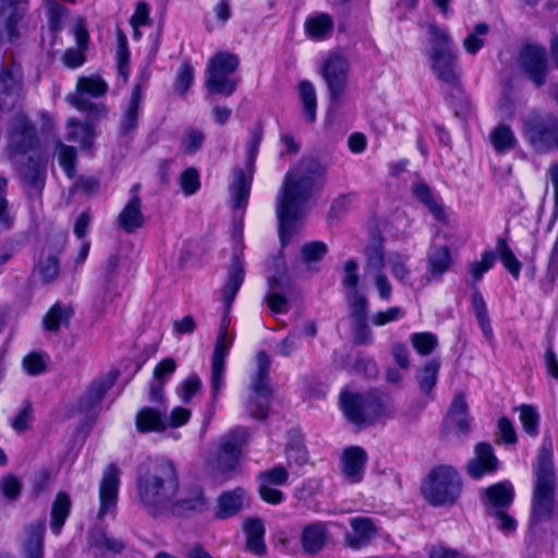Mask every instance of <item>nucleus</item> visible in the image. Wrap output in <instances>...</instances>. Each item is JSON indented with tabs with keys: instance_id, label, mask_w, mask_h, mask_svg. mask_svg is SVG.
I'll return each mask as SVG.
<instances>
[{
	"instance_id": "20e7f679",
	"label": "nucleus",
	"mask_w": 558,
	"mask_h": 558,
	"mask_svg": "<svg viewBox=\"0 0 558 558\" xmlns=\"http://www.w3.org/2000/svg\"><path fill=\"white\" fill-rule=\"evenodd\" d=\"M366 265L365 276H369L378 291L379 298L389 301L392 294V286L384 274L387 265L391 275L401 283H408L411 270L408 265L409 257L398 252H391L385 257L384 240L380 236L374 238L365 248Z\"/></svg>"
},
{
	"instance_id": "6ab92c4d",
	"label": "nucleus",
	"mask_w": 558,
	"mask_h": 558,
	"mask_svg": "<svg viewBox=\"0 0 558 558\" xmlns=\"http://www.w3.org/2000/svg\"><path fill=\"white\" fill-rule=\"evenodd\" d=\"M34 125L23 114H16L10 124L9 147L17 154H25L36 144Z\"/></svg>"
},
{
	"instance_id": "bf43d9fd",
	"label": "nucleus",
	"mask_w": 558,
	"mask_h": 558,
	"mask_svg": "<svg viewBox=\"0 0 558 558\" xmlns=\"http://www.w3.org/2000/svg\"><path fill=\"white\" fill-rule=\"evenodd\" d=\"M326 253L327 245L320 241L305 243L301 248L302 260L307 265L323 259Z\"/></svg>"
},
{
	"instance_id": "13d9d810",
	"label": "nucleus",
	"mask_w": 558,
	"mask_h": 558,
	"mask_svg": "<svg viewBox=\"0 0 558 558\" xmlns=\"http://www.w3.org/2000/svg\"><path fill=\"white\" fill-rule=\"evenodd\" d=\"M238 461V456L219 451L217 457L209 461V465L217 475H225L235 470Z\"/></svg>"
},
{
	"instance_id": "b1692460",
	"label": "nucleus",
	"mask_w": 558,
	"mask_h": 558,
	"mask_svg": "<svg viewBox=\"0 0 558 558\" xmlns=\"http://www.w3.org/2000/svg\"><path fill=\"white\" fill-rule=\"evenodd\" d=\"M45 530V520H37L25 527L21 536L24 558H43Z\"/></svg>"
},
{
	"instance_id": "f257e3e1",
	"label": "nucleus",
	"mask_w": 558,
	"mask_h": 558,
	"mask_svg": "<svg viewBox=\"0 0 558 558\" xmlns=\"http://www.w3.org/2000/svg\"><path fill=\"white\" fill-rule=\"evenodd\" d=\"M325 173L326 167L314 157L301 158L287 172L276 209L282 243L305 214L314 192L322 187Z\"/></svg>"
},
{
	"instance_id": "4c0bfd02",
	"label": "nucleus",
	"mask_w": 558,
	"mask_h": 558,
	"mask_svg": "<svg viewBox=\"0 0 558 558\" xmlns=\"http://www.w3.org/2000/svg\"><path fill=\"white\" fill-rule=\"evenodd\" d=\"M332 27V19L325 13L310 17L305 22V31L307 35L315 40L328 37L331 34Z\"/></svg>"
},
{
	"instance_id": "c9c22d12",
	"label": "nucleus",
	"mask_w": 558,
	"mask_h": 558,
	"mask_svg": "<svg viewBox=\"0 0 558 558\" xmlns=\"http://www.w3.org/2000/svg\"><path fill=\"white\" fill-rule=\"evenodd\" d=\"M72 315L71 306L56 303L44 317V326L48 331H58L69 326Z\"/></svg>"
},
{
	"instance_id": "774afa93",
	"label": "nucleus",
	"mask_w": 558,
	"mask_h": 558,
	"mask_svg": "<svg viewBox=\"0 0 558 558\" xmlns=\"http://www.w3.org/2000/svg\"><path fill=\"white\" fill-rule=\"evenodd\" d=\"M404 315V311L399 306H392L386 311L378 312L372 316L371 320L375 326H384L388 323L398 320Z\"/></svg>"
},
{
	"instance_id": "8fccbe9b",
	"label": "nucleus",
	"mask_w": 558,
	"mask_h": 558,
	"mask_svg": "<svg viewBox=\"0 0 558 558\" xmlns=\"http://www.w3.org/2000/svg\"><path fill=\"white\" fill-rule=\"evenodd\" d=\"M489 26L486 23H478L474 29L463 39V48L470 54H475L485 44V36Z\"/></svg>"
},
{
	"instance_id": "338daca9",
	"label": "nucleus",
	"mask_w": 558,
	"mask_h": 558,
	"mask_svg": "<svg viewBox=\"0 0 558 558\" xmlns=\"http://www.w3.org/2000/svg\"><path fill=\"white\" fill-rule=\"evenodd\" d=\"M202 380L197 375L189 376L182 384L181 389L179 391L181 399L183 402L187 403L195 396V393L201 389Z\"/></svg>"
},
{
	"instance_id": "412c9836",
	"label": "nucleus",
	"mask_w": 558,
	"mask_h": 558,
	"mask_svg": "<svg viewBox=\"0 0 558 558\" xmlns=\"http://www.w3.org/2000/svg\"><path fill=\"white\" fill-rule=\"evenodd\" d=\"M135 426L140 433H162L168 427L167 407H145L135 417Z\"/></svg>"
},
{
	"instance_id": "72a5a7b5",
	"label": "nucleus",
	"mask_w": 558,
	"mask_h": 558,
	"mask_svg": "<svg viewBox=\"0 0 558 558\" xmlns=\"http://www.w3.org/2000/svg\"><path fill=\"white\" fill-rule=\"evenodd\" d=\"M447 423L462 433L469 430L468 403L463 393L454 396L447 414Z\"/></svg>"
},
{
	"instance_id": "0e129e2a",
	"label": "nucleus",
	"mask_w": 558,
	"mask_h": 558,
	"mask_svg": "<svg viewBox=\"0 0 558 558\" xmlns=\"http://www.w3.org/2000/svg\"><path fill=\"white\" fill-rule=\"evenodd\" d=\"M21 482L14 475L3 476L0 481V490L8 499L15 500L21 493Z\"/></svg>"
},
{
	"instance_id": "bb28decb",
	"label": "nucleus",
	"mask_w": 558,
	"mask_h": 558,
	"mask_svg": "<svg viewBox=\"0 0 558 558\" xmlns=\"http://www.w3.org/2000/svg\"><path fill=\"white\" fill-rule=\"evenodd\" d=\"M247 505V493L242 487L223 492L217 499V519H228L239 513Z\"/></svg>"
},
{
	"instance_id": "6e6d98bb",
	"label": "nucleus",
	"mask_w": 558,
	"mask_h": 558,
	"mask_svg": "<svg viewBox=\"0 0 558 558\" xmlns=\"http://www.w3.org/2000/svg\"><path fill=\"white\" fill-rule=\"evenodd\" d=\"M411 343L418 354L428 355L435 350L438 341L432 332H415L411 335Z\"/></svg>"
},
{
	"instance_id": "393cba45",
	"label": "nucleus",
	"mask_w": 558,
	"mask_h": 558,
	"mask_svg": "<svg viewBox=\"0 0 558 558\" xmlns=\"http://www.w3.org/2000/svg\"><path fill=\"white\" fill-rule=\"evenodd\" d=\"M367 461L366 452L357 446L345 449L341 457V471L352 484L362 481Z\"/></svg>"
},
{
	"instance_id": "ddd939ff",
	"label": "nucleus",
	"mask_w": 558,
	"mask_h": 558,
	"mask_svg": "<svg viewBox=\"0 0 558 558\" xmlns=\"http://www.w3.org/2000/svg\"><path fill=\"white\" fill-rule=\"evenodd\" d=\"M340 401L347 418L356 425L369 424L381 414V404L374 395L343 392Z\"/></svg>"
},
{
	"instance_id": "5701e85b",
	"label": "nucleus",
	"mask_w": 558,
	"mask_h": 558,
	"mask_svg": "<svg viewBox=\"0 0 558 558\" xmlns=\"http://www.w3.org/2000/svg\"><path fill=\"white\" fill-rule=\"evenodd\" d=\"M498 468V460L489 444L480 442L475 447V456L468 463V472L471 477L477 480L487 473H493Z\"/></svg>"
},
{
	"instance_id": "49530a36",
	"label": "nucleus",
	"mask_w": 558,
	"mask_h": 558,
	"mask_svg": "<svg viewBox=\"0 0 558 558\" xmlns=\"http://www.w3.org/2000/svg\"><path fill=\"white\" fill-rule=\"evenodd\" d=\"M299 92L305 119L312 123L316 118V94L314 86L310 82L303 81L299 85Z\"/></svg>"
},
{
	"instance_id": "c03bdc74",
	"label": "nucleus",
	"mask_w": 558,
	"mask_h": 558,
	"mask_svg": "<svg viewBox=\"0 0 558 558\" xmlns=\"http://www.w3.org/2000/svg\"><path fill=\"white\" fill-rule=\"evenodd\" d=\"M24 0H2L1 10L8 13L7 31L11 38L17 35L15 26L24 15V9L20 5Z\"/></svg>"
},
{
	"instance_id": "6e6552de",
	"label": "nucleus",
	"mask_w": 558,
	"mask_h": 558,
	"mask_svg": "<svg viewBox=\"0 0 558 558\" xmlns=\"http://www.w3.org/2000/svg\"><path fill=\"white\" fill-rule=\"evenodd\" d=\"M107 92L108 85L99 75L81 76L77 80L75 90L66 96V101L78 111L86 112L89 118L100 119L107 113L106 106L100 102H93L88 97H102Z\"/></svg>"
},
{
	"instance_id": "69168bd1",
	"label": "nucleus",
	"mask_w": 558,
	"mask_h": 558,
	"mask_svg": "<svg viewBox=\"0 0 558 558\" xmlns=\"http://www.w3.org/2000/svg\"><path fill=\"white\" fill-rule=\"evenodd\" d=\"M177 369V363L172 357H166L160 361L154 369V380L166 384L169 376Z\"/></svg>"
},
{
	"instance_id": "2f4dec72",
	"label": "nucleus",
	"mask_w": 558,
	"mask_h": 558,
	"mask_svg": "<svg viewBox=\"0 0 558 558\" xmlns=\"http://www.w3.org/2000/svg\"><path fill=\"white\" fill-rule=\"evenodd\" d=\"M142 87L137 84L131 94V98L126 109L120 121V133L128 134L137 128L138 111L142 104Z\"/></svg>"
},
{
	"instance_id": "052dcab7",
	"label": "nucleus",
	"mask_w": 558,
	"mask_h": 558,
	"mask_svg": "<svg viewBox=\"0 0 558 558\" xmlns=\"http://www.w3.org/2000/svg\"><path fill=\"white\" fill-rule=\"evenodd\" d=\"M90 543L99 549H106L112 553H120L124 547L121 541L111 538L101 531L92 533Z\"/></svg>"
},
{
	"instance_id": "c85d7f7f",
	"label": "nucleus",
	"mask_w": 558,
	"mask_h": 558,
	"mask_svg": "<svg viewBox=\"0 0 558 558\" xmlns=\"http://www.w3.org/2000/svg\"><path fill=\"white\" fill-rule=\"evenodd\" d=\"M140 196H132L119 214V226L128 233H132L144 225Z\"/></svg>"
},
{
	"instance_id": "39448f33",
	"label": "nucleus",
	"mask_w": 558,
	"mask_h": 558,
	"mask_svg": "<svg viewBox=\"0 0 558 558\" xmlns=\"http://www.w3.org/2000/svg\"><path fill=\"white\" fill-rule=\"evenodd\" d=\"M427 56L430 68L436 77L450 86L459 83L460 70L454 44L449 33L436 24L427 26Z\"/></svg>"
},
{
	"instance_id": "4be33fe9",
	"label": "nucleus",
	"mask_w": 558,
	"mask_h": 558,
	"mask_svg": "<svg viewBox=\"0 0 558 558\" xmlns=\"http://www.w3.org/2000/svg\"><path fill=\"white\" fill-rule=\"evenodd\" d=\"M514 498L511 483L500 482L487 487L483 493V504L488 514L505 510Z\"/></svg>"
},
{
	"instance_id": "423d86ee",
	"label": "nucleus",
	"mask_w": 558,
	"mask_h": 558,
	"mask_svg": "<svg viewBox=\"0 0 558 558\" xmlns=\"http://www.w3.org/2000/svg\"><path fill=\"white\" fill-rule=\"evenodd\" d=\"M522 136L536 153H548L558 144V118L542 110L529 112L522 119Z\"/></svg>"
},
{
	"instance_id": "aec40b11",
	"label": "nucleus",
	"mask_w": 558,
	"mask_h": 558,
	"mask_svg": "<svg viewBox=\"0 0 558 558\" xmlns=\"http://www.w3.org/2000/svg\"><path fill=\"white\" fill-rule=\"evenodd\" d=\"M119 475L120 471L114 464L108 465L102 473L99 488V518H104L106 514L112 512L116 509L120 484Z\"/></svg>"
},
{
	"instance_id": "58836bf2",
	"label": "nucleus",
	"mask_w": 558,
	"mask_h": 558,
	"mask_svg": "<svg viewBox=\"0 0 558 558\" xmlns=\"http://www.w3.org/2000/svg\"><path fill=\"white\" fill-rule=\"evenodd\" d=\"M68 141L80 143L83 147L88 148L93 144V129L88 124L81 123L77 119L71 118L66 121Z\"/></svg>"
},
{
	"instance_id": "7ed1b4c3",
	"label": "nucleus",
	"mask_w": 558,
	"mask_h": 558,
	"mask_svg": "<svg viewBox=\"0 0 558 558\" xmlns=\"http://www.w3.org/2000/svg\"><path fill=\"white\" fill-rule=\"evenodd\" d=\"M534 485L531 502L530 526L558 519L557 480L554 470L553 445L544 440L533 465Z\"/></svg>"
},
{
	"instance_id": "9d476101",
	"label": "nucleus",
	"mask_w": 558,
	"mask_h": 558,
	"mask_svg": "<svg viewBox=\"0 0 558 558\" xmlns=\"http://www.w3.org/2000/svg\"><path fill=\"white\" fill-rule=\"evenodd\" d=\"M170 499L167 513L174 515L204 512L209 506L203 487L197 483H183L181 485L179 482V472L175 476V492Z\"/></svg>"
},
{
	"instance_id": "09e8293b",
	"label": "nucleus",
	"mask_w": 558,
	"mask_h": 558,
	"mask_svg": "<svg viewBox=\"0 0 558 558\" xmlns=\"http://www.w3.org/2000/svg\"><path fill=\"white\" fill-rule=\"evenodd\" d=\"M439 371V362L432 360L427 362L417 374L420 389L423 393L428 395L437 383Z\"/></svg>"
},
{
	"instance_id": "9b49d317",
	"label": "nucleus",
	"mask_w": 558,
	"mask_h": 558,
	"mask_svg": "<svg viewBox=\"0 0 558 558\" xmlns=\"http://www.w3.org/2000/svg\"><path fill=\"white\" fill-rule=\"evenodd\" d=\"M256 363L257 371L251 383L253 396L250 398L247 409L252 417L263 420L268 414L271 393L268 383L270 360L264 351H260L256 354Z\"/></svg>"
},
{
	"instance_id": "a878e982",
	"label": "nucleus",
	"mask_w": 558,
	"mask_h": 558,
	"mask_svg": "<svg viewBox=\"0 0 558 558\" xmlns=\"http://www.w3.org/2000/svg\"><path fill=\"white\" fill-rule=\"evenodd\" d=\"M352 532L345 534V544L354 549L366 546L377 534V529L372 519L356 517L350 520Z\"/></svg>"
},
{
	"instance_id": "0eeeda50",
	"label": "nucleus",
	"mask_w": 558,
	"mask_h": 558,
	"mask_svg": "<svg viewBox=\"0 0 558 558\" xmlns=\"http://www.w3.org/2000/svg\"><path fill=\"white\" fill-rule=\"evenodd\" d=\"M422 493L434 506L452 505L461 493L460 477L451 466H438L423 482Z\"/></svg>"
},
{
	"instance_id": "1a4fd4ad",
	"label": "nucleus",
	"mask_w": 558,
	"mask_h": 558,
	"mask_svg": "<svg viewBox=\"0 0 558 558\" xmlns=\"http://www.w3.org/2000/svg\"><path fill=\"white\" fill-rule=\"evenodd\" d=\"M239 65L236 56L228 52L217 53L208 65L206 87L210 94L231 96L238 85L232 74Z\"/></svg>"
},
{
	"instance_id": "ea45409f",
	"label": "nucleus",
	"mask_w": 558,
	"mask_h": 558,
	"mask_svg": "<svg viewBox=\"0 0 558 558\" xmlns=\"http://www.w3.org/2000/svg\"><path fill=\"white\" fill-rule=\"evenodd\" d=\"M286 457L289 465L302 466L308 461V453L304 447L302 437L296 433H290L286 448Z\"/></svg>"
},
{
	"instance_id": "603ef678",
	"label": "nucleus",
	"mask_w": 558,
	"mask_h": 558,
	"mask_svg": "<svg viewBox=\"0 0 558 558\" xmlns=\"http://www.w3.org/2000/svg\"><path fill=\"white\" fill-rule=\"evenodd\" d=\"M496 254L492 251H485L480 262H472L469 264V272L473 280V286L476 287V282H478L483 275L488 271L495 264Z\"/></svg>"
},
{
	"instance_id": "79ce46f5",
	"label": "nucleus",
	"mask_w": 558,
	"mask_h": 558,
	"mask_svg": "<svg viewBox=\"0 0 558 558\" xmlns=\"http://www.w3.org/2000/svg\"><path fill=\"white\" fill-rule=\"evenodd\" d=\"M71 508L70 497L64 493H59L53 501L51 510V529L58 534L64 524Z\"/></svg>"
},
{
	"instance_id": "2eb2a0df",
	"label": "nucleus",
	"mask_w": 558,
	"mask_h": 558,
	"mask_svg": "<svg viewBox=\"0 0 558 558\" xmlns=\"http://www.w3.org/2000/svg\"><path fill=\"white\" fill-rule=\"evenodd\" d=\"M233 338L222 331H219L213 360H211V374H210V389H211V405L214 407L218 397L225 386V372H226V357L231 348Z\"/></svg>"
},
{
	"instance_id": "4468645a",
	"label": "nucleus",
	"mask_w": 558,
	"mask_h": 558,
	"mask_svg": "<svg viewBox=\"0 0 558 558\" xmlns=\"http://www.w3.org/2000/svg\"><path fill=\"white\" fill-rule=\"evenodd\" d=\"M519 64L526 77L536 86H543L548 74V60L544 47L529 45L519 57Z\"/></svg>"
},
{
	"instance_id": "e2e57ef3",
	"label": "nucleus",
	"mask_w": 558,
	"mask_h": 558,
	"mask_svg": "<svg viewBox=\"0 0 558 558\" xmlns=\"http://www.w3.org/2000/svg\"><path fill=\"white\" fill-rule=\"evenodd\" d=\"M180 185L185 195L196 193L201 186L198 172L194 168L186 169L180 177Z\"/></svg>"
},
{
	"instance_id": "864d4df0",
	"label": "nucleus",
	"mask_w": 558,
	"mask_h": 558,
	"mask_svg": "<svg viewBox=\"0 0 558 558\" xmlns=\"http://www.w3.org/2000/svg\"><path fill=\"white\" fill-rule=\"evenodd\" d=\"M520 422L526 434L535 437L538 434L539 415L534 407L523 404L519 408Z\"/></svg>"
},
{
	"instance_id": "a211bd4d",
	"label": "nucleus",
	"mask_w": 558,
	"mask_h": 558,
	"mask_svg": "<svg viewBox=\"0 0 558 558\" xmlns=\"http://www.w3.org/2000/svg\"><path fill=\"white\" fill-rule=\"evenodd\" d=\"M244 264L243 260L235 256L231 266L228 269L227 280L221 289V300L226 307V314L221 320L219 331L225 329V332L228 335V328L230 324V319L228 318V312L233 303V300L244 281Z\"/></svg>"
},
{
	"instance_id": "4d7b16f0",
	"label": "nucleus",
	"mask_w": 558,
	"mask_h": 558,
	"mask_svg": "<svg viewBox=\"0 0 558 558\" xmlns=\"http://www.w3.org/2000/svg\"><path fill=\"white\" fill-rule=\"evenodd\" d=\"M205 134L201 130L187 129L181 137V149L186 154H195L201 149Z\"/></svg>"
},
{
	"instance_id": "a18cd8bd",
	"label": "nucleus",
	"mask_w": 558,
	"mask_h": 558,
	"mask_svg": "<svg viewBox=\"0 0 558 558\" xmlns=\"http://www.w3.org/2000/svg\"><path fill=\"white\" fill-rule=\"evenodd\" d=\"M34 275H38L45 283L53 281L59 275V263L57 257L51 254L41 255L35 266Z\"/></svg>"
},
{
	"instance_id": "f8f14e48",
	"label": "nucleus",
	"mask_w": 558,
	"mask_h": 558,
	"mask_svg": "<svg viewBox=\"0 0 558 558\" xmlns=\"http://www.w3.org/2000/svg\"><path fill=\"white\" fill-rule=\"evenodd\" d=\"M260 142L262 132H253L246 145V165L248 173L245 174L242 169H235L233 172V183L230 186L233 208H242L248 201L254 161L258 153Z\"/></svg>"
},
{
	"instance_id": "5fc2aeb1",
	"label": "nucleus",
	"mask_w": 558,
	"mask_h": 558,
	"mask_svg": "<svg viewBox=\"0 0 558 558\" xmlns=\"http://www.w3.org/2000/svg\"><path fill=\"white\" fill-rule=\"evenodd\" d=\"M58 161L65 173L72 178L75 173L76 149L72 146L57 143Z\"/></svg>"
},
{
	"instance_id": "f704fd0d",
	"label": "nucleus",
	"mask_w": 558,
	"mask_h": 558,
	"mask_svg": "<svg viewBox=\"0 0 558 558\" xmlns=\"http://www.w3.org/2000/svg\"><path fill=\"white\" fill-rule=\"evenodd\" d=\"M489 142L498 154L512 150L518 143L514 132L507 124L497 125L489 134Z\"/></svg>"
},
{
	"instance_id": "473e14b6",
	"label": "nucleus",
	"mask_w": 558,
	"mask_h": 558,
	"mask_svg": "<svg viewBox=\"0 0 558 558\" xmlns=\"http://www.w3.org/2000/svg\"><path fill=\"white\" fill-rule=\"evenodd\" d=\"M244 532L246 535V547L257 556L266 553L264 542L265 527L259 519H248L244 522Z\"/></svg>"
},
{
	"instance_id": "f3484780",
	"label": "nucleus",
	"mask_w": 558,
	"mask_h": 558,
	"mask_svg": "<svg viewBox=\"0 0 558 558\" xmlns=\"http://www.w3.org/2000/svg\"><path fill=\"white\" fill-rule=\"evenodd\" d=\"M348 70V60L340 54H331L323 66L322 74L328 85L332 101H337L344 92Z\"/></svg>"
},
{
	"instance_id": "cd10ccee",
	"label": "nucleus",
	"mask_w": 558,
	"mask_h": 558,
	"mask_svg": "<svg viewBox=\"0 0 558 558\" xmlns=\"http://www.w3.org/2000/svg\"><path fill=\"white\" fill-rule=\"evenodd\" d=\"M328 532L325 523L315 522L303 527L300 534L302 549L307 555L318 554L326 545Z\"/></svg>"
},
{
	"instance_id": "de8ad7c7",
	"label": "nucleus",
	"mask_w": 558,
	"mask_h": 558,
	"mask_svg": "<svg viewBox=\"0 0 558 558\" xmlns=\"http://www.w3.org/2000/svg\"><path fill=\"white\" fill-rule=\"evenodd\" d=\"M247 432L236 428L229 433L220 442L219 451L240 457L241 448L245 444Z\"/></svg>"
},
{
	"instance_id": "3c124183",
	"label": "nucleus",
	"mask_w": 558,
	"mask_h": 558,
	"mask_svg": "<svg viewBox=\"0 0 558 558\" xmlns=\"http://www.w3.org/2000/svg\"><path fill=\"white\" fill-rule=\"evenodd\" d=\"M348 303L352 323L366 320L368 304L364 295L353 291L348 296Z\"/></svg>"
},
{
	"instance_id": "a19ab883",
	"label": "nucleus",
	"mask_w": 558,
	"mask_h": 558,
	"mask_svg": "<svg viewBox=\"0 0 558 558\" xmlns=\"http://www.w3.org/2000/svg\"><path fill=\"white\" fill-rule=\"evenodd\" d=\"M110 386V383L102 379L92 383L80 401L81 410L85 412L92 411L101 401Z\"/></svg>"
},
{
	"instance_id": "e433bc0d",
	"label": "nucleus",
	"mask_w": 558,
	"mask_h": 558,
	"mask_svg": "<svg viewBox=\"0 0 558 558\" xmlns=\"http://www.w3.org/2000/svg\"><path fill=\"white\" fill-rule=\"evenodd\" d=\"M412 193L428 208V210L435 216L436 219L441 220L444 218V210L441 205L438 203L437 197L425 182L416 181L412 185Z\"/></svg>"
},
{
	"instance_id": "37998d69",
	"label": "nucleus",
	"mask_w": 558,
	"mask_h": 558,
	"mask_svg": "<svg viewBox=\"0 0 558 558\" xmlns=\"http://www.w3.org/2000/svg\"><path fill=\"white\" fill-rule=\"evenodd\" d=\"M496 253L505 266V268L511 274L514 279H518L522 268L521 262L515 257L510 246L505 239H498L496 244Z\"/></svg>"
},
{
	"instance_id": "7c9ffc66",
	"label": "nucleus",
	"mask_w": 558,
	"mask_h": 558,
	"mask_svg": "<svg viewBox=\"0 0 558 558\" xmlns=\"http://www.w3.org/2000/svg\"><path fill=\"white\" fill-rule=\"evenodd\" d=\"M21 175L28 185L29 193L38 196L45 184L46 167L40 161L29 159L26 165L21 168Z\"/></svg>"
},
{
	"instance_id": "680f3d73",
	"label": "nucleus",
	"mask_w": 558,
	"mask_h": 558,
	"mask_svg": "<svg viewBox=\"0 0 558 558\" xmlns=\"http://www.w3.org/2000/svg\"><path fill=\"white\" fill-rule=\"evenodd\" d=\"M288 477L289 474L286 468L279 465L262 472L258 475V483L267 484L270 486H280L287 483Z\"/></svg>"
},
{
	"instance_id": "f03ea898",
	"label": "nucleus",
	"mask_w": 558,
	"mask_h": 558,
	"mask_svg": "<svg viewBox=\"0 0 558 558\" xmlns=\"http://www.w3.org/2000/svg\"><path fill=\"white\" fill-rule=\"evenodd\" d=\"M178 470L172 461L155 460L140 466L136 496L140 507L151 517L167 514L170 497L175 492Z\"/></svg>"
},
{
	"instance_id": "dca6fc26",
	"label": "nucleus",
	"mask_w": 558,
	"mask_h": 558,
	"mask_svg": "<svg viewBox=\"0 0 558 558\" xmlns=\"http://www.w3.org/2000/svg\"><path fill=\"white\" fill-rule=\"evenodd\" d=\"M23 94V74L20 65L10 64L0 72V109L16 105Z\"/></svg>"
},
{
	"instance_id": "c756f323",
	"label": "nucleus",
	"mask_w": 558,
	"mask_h": 558,
	"mask_svg": "<svg viewBox=\"0 0 558 558\" xmlns=\"http://www.w3.org/2000/svg\"><path fill=\"white\" fill-rule=\"evenodd\" d=\"M451 257L447 245L432 244L428 252L429 279H439L450 267Z\"/></svg>"
}]
</instances>
